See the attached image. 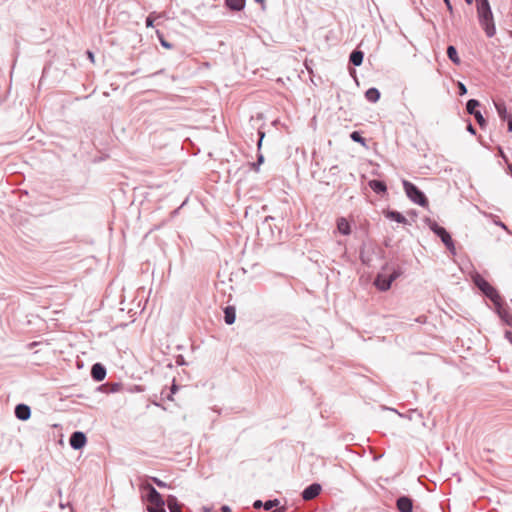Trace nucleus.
<instances>
[{
  "instance_id": "obj_28",
  "label": "nucleus",
  "mask_w": 512,
  "mask_h": 512,
  "mask_svg": "<svg viewBox=\"0 0 512 512\" xmlns=\"http://www.w3.org/2000/svg\"><path fill=\"white\" fill-rule=\"evenodd\" d=\"M429 227H430V229H431L435 234H437V231H439L438 229H443V227L439 226V225H438L436 222H434V221L430 222Z\"/></svg>"
},
{
  "instance_id": "obj_5",
  "label": "nucleus",
  "mask_w": 512,
  "mask_h": 512,
  "mask_svg": "<svg viewBox=\"0 0 512 512\" xmlns=\"http://www.w3.org/2000/svg\"><path fill=\"white\" fill-rule=\"evenodd\" d=\"M399 276L398 272H393L391 275L384 276V275H378L377 278L374 281L375 286L381 290L386 291L390 288L391 283Z\"/></svg>"
},
{
  "instance_id": "obj_43",
  "label": "nucleus",
  "mask_w": 512,
  "mask_h": 512,
  "mask_svg": "<svg viewBox=\"0 0 512 512\" xmlns=\"http://www.w3.org/2000/svg\"><path fill=\"white\" fill-rule=\"evenodd\" d=\"M468 4L472 3V0H465Z\"/></svg>"
},
{
  "instance_id": "obj_39",
  "label": "nucleus",
  "mask_w": 512,
  "mask_h": 512,
  "mask_svg": "<svg viewBox=\"0 0 512 512\" xmlns=\"http://www.w3.org/2000/svg\"><path fill=\"white\" fill-rule=\"evenodd\" d=\"M273 512H284V509H283V508H281V509H276V510H274Z\"/></svg>"
},
{
  "instance_id": "obj_9",
  "label": "nucleus",
  "mask_w": 512,
  "mask_h": 512,
  "mask_svg": "<svg viewBox=\"0 0 512 512\" xmlns=\"http://www.w3.org/2000/svg\"><path fill=\"white\" fill-rule=\"evenodd\" d=\"M91 375L94 380L102 381L106 376V369L102 364L96 363L92 366Z\"/></svg>"
},
{
  "instance_id": "obj_13",
  "label": "nucleus",
  "mask_w": 512,
  "mask_h": 512,
  "mask_svg": "<svg viewBox=\"0 0 512 512\" xmlns=\"http://www.w3.org/2000/svg\"><path fill=\"white\" fill-rule=\"evenodd\" d=\"M369 187L376 193H384L387 190L385 183L378 180H371Z\"/></svg>"
},
{
  "instance_id": "obj_21",
  "label": "nucleus",
  "mask_w": 512,
  "mask_h": 512,
  "mask_svg": "<svg viewBox=\"0 0 512 512\" xmlns=\"http://www.w3.org/2000/svg\"><path fill=\"white\" fill-rule=\"evenodd\" d=\"M15 416H30V408L25 404H19L15 408Z\"/></svg>"
},
{
  "instance_id": "obj_24",
  "label": "nucleus",
  "mask_w": 512,
  "mask_h": 512,
  "mask_svg": "<svg viewBox=\"0 0 512 512\" xmlns=\"http://www.w3.org/2000/svg\"><path fill=\"white\" fill-rule=\"evenodd\" d=\"M350 137L353 141L358 142L363 146L366 145L365 139L360 135L359 132H357V131L352 132Z\"/></svg>"
},
{
  "instance_id": "obj_34",
  "label": "nucleus",
  "mask_w": 512,
  "mask_h": 512,
  "mask_svg": "<svg viewBox=\"0 0 512 512\" xmlns=\"http://www.w3.org/2000/svg\"><path fill=\"white\" fill-rule=\"evenodd\" d=\"M88 58L91 60V62H94V54L90 51L87 52Z\"/></svg>"
},
{
  "instance_id": "obj_30",
  "label": "nucleus",
  "mask_w": 512,
  "mask_h": 512,
  "mask_svg": "<svg viewBox=\"0 0 512 512\" xmlns=\"http://www.w3.org/2000/svg\"><path fill=\"white\" fill-rule=\"evenodd\" d=\"M152 480L159 487H164L165 486V483H163L161 480H159L157 478H153Z\"/></svg>"
},
{
  "instance_id": "obj_6",
  "label": "nucleus",
  "mask_w": 512,
  "mask_h": 512,
  "mask_svg": "<svg viewBox=\"0 0 512 512\" xmlns=\"http://www.w3.org/2000/svg\"><path fill=\"white\" fill-rule=\"evenodd\" d=\"M321 489L322 488H321L320 484L314 483V484L308 486L303 491L302 497L306 501L312 500V499L316 498L320 494Z\"/></svg>"
},
{
  "instance_id": "obj_33",
  "label": "nucleus",
  "mask_w": 512,
  "mask_h": 512,
  "mask_svg": "<svg viewBox=\"0 0 512 512\" xmlns=\"http://www.w3.org/2000/svg\"><path fill=\"white\" fill-rule=\"evenodd\" d=\"M508 120V130L512 132V116L507 119Z\"/></svg>"
},
{
  "instance_id": "obj_11",
  "label": "nucleus",
  "mask_w": 512,
  "mask_h": 512,
  "mask_svg": "<svg viewBox=\"0 0 512 512\" xmlns=\"http://www.w3.org/2000/svg\"><path fill=\"white\" fill-rule=\"evenodd\" d=\"M236 319V309L234 306H227L224 309V320L228 325H231L235 322Z\"/></svg>"
},
{
  "instance_id": "obj_1",
  "label": "nucleus",
  "mask_w": 512,
  "mask_h": 512,
  "mask_svg": "<svg viewBox=\"0 0 512 512\" xmlns=\"http://www.w3.org/2000/svg\"><path fill=\"white\" fill-rule=\"evenodd\" d=\"M477 15L481 27L485 31L487 37H493L496 34L493 14L488 0H475Z\"/></svg>"
},
{
  "instance_id": "obj_41",
  "label": "nucleus",
  "mask_w": 512,
  "mask_h": 512,
  "mask_svg": "<svg viewBox=\"0 0 512 512\" xmlns=\"http://www.w3.org/2000/svg\"><path fill=\"white\" fill-rule=\"evenodd\" d=\"M468 129H469V131L474 132L472 125H469Z\"/></svg>"
},
{
  "instance_id": "obj_23",
  "label": "nucleus",
  "mask_w": 512,
  "mask_h": 512,
  "mask_svg": "<svg viewBox=\"0 0 512 512\" xmlns=\"http://www.w3.org/2000/svg\"><path fill=\"white\" fill-rule=\"evenodd\" d=\"M479 101L475 100V99H471L467 102V112L469 114H472L474 115V113L477 111L476 108L479 106Z\"/></svg>"
},
{
  "instance_id": "obj_26",
  "label": "nucleus",
  "mask_w": 512,
  "mask_h": 512,
  "mask_svg": "<svg viewBox=\"0 0 512 512\" xmlns=\"http://www.w3.org/2000/svg\"><path fill=\"white\" fill-rule=\"evenodd\" d=\"M278 505H279V500L275 499V500L266 501L263 504V507L265 510H271L273 507H276Z\"/></svg>"
},
{
  "instance_id": "obj_16",
  "label": "nucleus",
  "mask_w": 512,
  "mask_h": 512,
  "mask_svg": "<svg viewBox=\"0 0 512 512\" xmlns=\"http://www.w3.org/2000/svg\"><path fill=\"white\" fill-rule=\"evenodd\" d=\"M365 97L370 102H377L380 98V92L376 88H370L366 91Z\"/></svg>"
},
{
  "instance_id": "obj_27",
  "label": "nucleus",
  "mask_w": 512,
  "mask_h": 512,
  "mask_svg": "<svg viewBox=\"0 0 512 512\" xmlns=\"http://www.w3.org/2000/svg\"><path fill=\"white\" fill-rule=\"evenodd\" d=\"M474 117L475 119L477 120V122L479 123L480 126H483V124L485 123V119L484 117L482 116L481 112L480 111H476L474 113Z\"/></svg>"
},
{
  "instance_id": "obj_15",
  "label": "nucleus",
  "mask_w": 512,
  "mask_h": 512,
  "mask_svg": "<svg viewBox=\"0 0 512 512\" xmlns=\"http://www.w3.org/2000/svg\"><path fill=\"white\" fill-rule=\"evenodd\" d=\"M226 5L235 11H240L244 8L245 0H225Z\"/></svg>"
},
{
  "instance_id": "obj_19",
  "label": "nucleus",
  "mask_w": 512,
  "mask_h": 512,
  "mask_svg": "<svg viewBox=\"0 0 512 512\" xmlns=\"http://www.w3.org/2000/svg\"><path fill=\"white\" fill-rule=\"evenodd\" d=\"M386 217H388L391 220H394L398 223H406V218L397 211H389L386 213Z\"/></svg>"
},
{
  "instance_id": "obj_20",
  "label": "nucleus",
  "mask_w": 512,
  "mask_h": 512,
  "mask_svg": "<svg viewBox=\"0 0 512 512\" xmlns=\"http://www.w3.org/2000/svg\"><path fill=\"white\" fill-rule=\"evenodd\" d=\"M447 55L453 63H455L457 65L460 64V58H459L457 50L454 46H448Z\"/></svg>"
},
{
  "instance_id": "obj_7",
  "label": "nucleus",
  "mask_w": 512,
  "mask_h": 512,
  "mask_svg": "<svg viewBox=\"0 0 512 512\" xmlns=\"http://www.w3.org/2000/svg\"><path fill=\"white\" fill-rule=\"evenodd\" d=\"M86 444V436L82 432H74L70 437V445L74 449H81Z\"/></svg>"
},
{
  "instance_id": "obj_42",
  "label": "nucleus",
  "mask_w": 512,
  "mask_h": 512,
  "mask_svg": "<svg viewBox=\"0 0 512 512\" xmlns=\"http://www.w3.org/2000/svg\"><path fill=\"white\" fill-rule=\"evenodd\" d=\"M253 168H254L255 171H258V166L257 165L253 164Z\"/></svg>"
},
{
  "instance_id": "obj_29",
  "label": "nucleus",
  "mask_w": 512,
  "mask_h": 512,
  "mask_svg": "<svg viewBox=\"0 0 512 512\" xmlns=\"http://www.w3.org/2000/svg\"><path fill=\"white\" fill-rule=\"evenodd\" d=\"M458 88H459V93L460 95H464L467 93V89L465 87V85L461 82L458 83Z\"/></svg>"
},
{
  "instance_id": "obj_37",
  "label": "nucleus",
  "mask_w": 512,
  "mask_h": 512,
  "mask_svg": "<svg viewBox=\"0 0 512 512\" xmlns=\"http://www.w3.org/2000/svg\"><path fill=\"white\" fill-rule=\"evenodd\" d=\"M263 161H264V158H263L262 155H260L259 158H258V164L263 163Z\"/></svg>"
},
{
  "instance_id": "obj_2",
  "label": "nucleus",
  "mask_w": 512,
  "mask_h": 512,
  "mask_svg": "<svg viewBox=\"0 0 512 512\" xmlns=\"http://www.w3.org/2000/svg\"><path fill=\"white\" fill-rule=\"evenodd\" d=\"M142 489L146 491V501L148 512H166L162 496L149 483H144Z\"/></svg>"
},
{
  "instance_id": "obj_22",
  "label": "nucleus",
  "mask_w": 512,
  "mask_h": 512,
  "mask_svg": "<svg viewBox=\"0 0 512 512\" xmlns=\"http://www.w3.org/2000/svg\"><path fill=\"white\" fill-rule=\"evenodd\" d=\"M167 504L170 512H181V506L178 504L176 498L170 497Z\"/></svg>"
},
{
  "instance_id": "obj_18",
  "label": "nucleus",
  "mask_w": 512,
  "mask_h": 512,
  "mask_svg": "<svg viewBox=\"0 0 512 512\" xmlns=\"http://www.w3.org/2000/svg\"><path fill=\"white\" fill-rule=\"evenodd\" d=\"M363 52L361 51H353L350 55V61L355 65V66H360L363 62Z\"/></svg>"
},
{
  "instance_id": "obj_4",
  "label": "nucleus",
  "mask_w": 512,
  "mask_h": 512,
  "mask_svg": "<svg viewBox=\"0 0 512 512\" xmlns=\"http://www.w3.org/2000/svg\"><path fill=\"white\" fill-rule=\"evenodd\" d=\"M475 285L494 303L498 304L501 297L497 290L486 281L481 275H476L474 278Z\"/></svg>"
},
{
  "instance_id": "obj_32",
  "label": "nucleus",
  "mask_w": 512,
  "mask_h": 512,
  "mask_svg": "<svg viewBox=\"0 0 512 512\" xmlns=\"http://www.w3.org/2000/svg\"><path fill=\"white\" fill-rule=\"evenodd\" d=\"M262 506V502L260 500H257L254 502L253 507L255 509H259Z\"/></svg>"
},
{
  "instance_id": "obj_31",
  "label": "nucleus",
  "mask_w": 512,
  "mask_h": 512,
  "mask_svg": "<svg viewBox=\"0 0 512 512\" xmlns=\"http://www.w3.org/2000/svg\"><path fill=\"white\" fill-rule=\"evenodd\" d=\"M447 6V9L449 10L450 13L453 12V8H452V5H451V2L450 0H443Z\"/></svg>"
},
{
  "instance_id": "obj_40",
  "label": "nucleus",
  "mask_w": 512,
  "mask_h": 512,
  "mask_svg": "<svg viewBox=\"0 0 512 512\" xmlns=\"http://www.w3.org/2000/svg\"><path fill=\"white\" fill-rule=\"evenodd\" d=\"M508 169H509V171H510V174L512 175V165H509V166H508Z\"/></svg>"
},
{
  "instance_id": "obj_44",
  "label": "nucleus",
  "mask_w": 512,
  "mask_h": 512,
  "mask_svg": "<svg viewBox=\"0 0 512 512\" xmlns=\"http://www.w3.org/2000/svg\"><path fill=\"white\" fill-rule=\"evenodd\" d=\"M511 36H512V31H511Z\"/></svg>"
},
{
  "instance_id": "obj_3",
  "label": "nucleus",
  "mask_w": 512,
  "mask_h": 512,
  "mask_svg": "<svg viewBox=\"0 0 512 512\" xmlns=\"http://www.w3.org/2000/svg\"><path fill=\"white\" fill-rule=\"evenodd\" d=\"M403 187L405 190L406 195L408 198L413 201L414 203L422 206L427 207L428 206V199L424 195L423 192H421L414 184L411 182L404 180L403 181Z\"/></svg>"
},
{
  "instance_id": "obj_14",
  "label": "nucleus",
  "mask_w": 512,
  "mask_h": 512,
  "mask_svg": "<svg viewBox=\"0 0 512 512\" xmlns=\"http://www.w3.org/2000/svg\"><path fill=\"white\" fill-rule=\"evenodd\" d=\"M337 228L340 233L348 235L350 233V224L345 218H339L337 220Z\"/></svg>"
},
{
  "instance_id": "obj_12",
  "label": "nucleus",
  "mask_w": 512,
  "mask_h": 512,
  "mask_svg": "<svg viewBox=\"0 0 512 512\" xmlns=\"http://www.w3.org/2000/svg\"><path fill=\"white\" fill-rule=\"evenodd\" d=\"M495 108L497 110L499 117L502 120H507L508 118H510L512 116L508 113L506 105L504 103L495 102Z\"/></svg>"
},
{
  "instance_id": "obj_25",
  "label": "nucleus",
  "mask_w": 512,
  "mask_h": 512,
  "mask_svg": "<svg viewBox=\"0 0 512 512\" xmlns=\"http://www.w3.org/2000/svg\"><path fill=\"white\" fill-rule=\"evenodd\" d=\"M156 34H157V37L161 43V45L166 48V49H171L172 48V45L167 42L163 36V34L159 31V30H156Z\"/></svg>"
},
{
  "instance_id": "obj_36",
  "label": "nucleus",
  "mask_w": 512,
  "mask_h": 512,
  "mask_svg": "<svg viewBox=\"0 0 512 512\" xmlns=\"http://www.w3.org/2000/svg\"><path fill=\"white\" fill-rule=\"evenodd\" d=\"M222 512H230V508L228 506H223Z\"/></svg>"
},
{
  "instance_id": "obj_10",
  "label": "nucleus",
  "mask_w": 512,
  "mask_h": 512,
  "mask_svg": "<svg viewBox=\"0 0 512 512\" xmlns=\"http://www.w3.org/2000/svg\"><path fill=\"white\" fill-rule=\"evenodd\" d=\"M397 508L400 512H412V500L406 496H402L397 500Z\"/></svg>"
},
{
  "instance_id": "obj_38",
  "label": "nucleus",
  "mask_w": 512,
  "mask_h": 512,
  "mask_svg": "<svg viewBox=\"0 0 512 512\" xmlns=\"http://www.w3.org/2000/svg\"><path fill=\"white\" fill-rule=\"evenodd\" d=\"M256 2L260 3L262 6H264V0H255Z\"/></svg>"
},
{
  "instance_id": "obj_8",
  "label": "nucleus",
  "mask_w": 512,
  "mask_h": 512,
  "mask_svg": "<svg viewBox=\"0 0 512 512\" xmlns=\"http://www.w3.org/2000/svg\"><path fill=\"white\" fill-rule=\"evenodd\" d=\"M439 231H437V234L442 242L444 243V245L447 247V249H449L452 253H455V246H454V242L450 236V234L445 230V228L443 229H438Z\"/></svg>"
},
{
  "instance_id": "obj_17",
  "label": "nucleus",
  "mask_w": 512,
  "mask_h": 512,
  "mask_svg": "<svg viewBox=\"0 0 512 512\" xmlns=\"http://www.w3.org/2000/svg\"><path fill=\"white\" fill-rule=\"evenodd\" d=\"M164 17V14L163 13H156V12H151L148 17L146 18V26L147 27H153L154 26V23L156 21H158L159 19L163 18Z\"/></svg>"
},
{
  "instance_id": "obj_35",
  "label": "nucleus",
  "mask_w": 512,
  "mask_h": 512,
  "mask_svg": "<svg viewBox=\"0 0 512 512\" xmlns=\"http://www.w3.org/2000/svg\"><path fill=\"white\" fill-rule=\"evenodd\" d=\"M506 338L508 339V341L512 344V332H507L506 333Z\"/></svg>"
}]
</instances>
